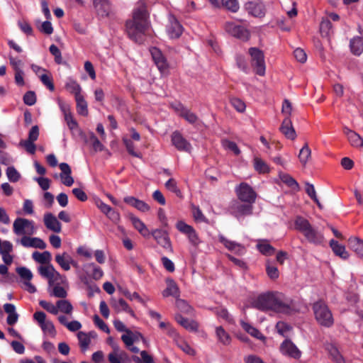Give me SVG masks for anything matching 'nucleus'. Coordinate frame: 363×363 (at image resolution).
I'll return each mask as SVG.
<instances>
[{"label":"nucleus","mask_w":363,"mask_h":363,"mask_svg":"<svg viewBox=\"0 0 363 363\" xmlns=\"http://www.w3.org/2000/svg\"><path fill=\"white\" fill-rule=\"evenodd\" d=\"M253 308L263 311H273L289 315L294 311L293 300L279 292L268 291L259 294L252 302Z\"/></svg>","instance_id":"nucleus-1"},{"label":"nucleus","mask_w":363,"mask_h":363,"mask_svg":"<svg viewBox=\"0 0 363 363\" xmlns=\"http://www.w3.org/2000/svg\"><path fill=\"white\" fill-rule=\"evenodd\" d=\"M149 27L148 15L144 5H140L134 9L133 18L126 21V33L130 39L138 43H142Z\"/></svg>","instance_id":"nucleus-2"},{"label":"nucleus","mask_w":363,"mask_h":363,"mask_svg":"<svg viewBox=\"0 0 363 363\" xmlns=\"http://www.w3.org/2000/svg\"><path fill=\"white\" fill-rule=\"evenodd\" d=\"M294 225L296 230L301 232L308 242L315 245L323 244V234L313 227L307 219L301 216H297Z\"/></svg>","instance_id":"nucleus-3"},{"label":"nucleus","mask_w":363,"mask_h":363,"mask_svg":"<svg viewBox=\"0 0 363 363\" xmlns=\"http://www.w3.org/2000/svg\"><path fill=\"white\" fill-rule=\"evenodd\" d=\"M313 310L317 322L325 327L329 328L333 324V317L327 304L323 301L313 303Z\"/></svg>","instance_id":"nucleus-4"},{"label":"nucleus","mask_w":363,"mask_h":363,"mask_svg":"<svg viewBox=\"0 0 363 363\" xmlns=\"http://www.w3.org/2000/svg\"><path fill=\"white\" fill-rule=\"evenodd\" d=\"M238 199L243 203H252L256 201L257 194L247 183L242 182L235 188Z\"/></svg>","instance_id":"nucleus-5"},{"label":"nucleus","mask_w":363,"mask_h":363,"mask_svg":"<svg viewBox=\"0 0 363 363\" xmlns=\"http://www.w3.org/2000/svg\"><path fill=\"white\" fill-rule=\"evenodd\" d=\"M13 230L16 235H33L35 233L34 222L23 218H17L13 224Z\"/></svg>","instance_id":"nucleus-6"},{"label":"nucleus","mask_w":363,"mask_h":363,"mask_svg":"<svg viewBox=\"0 0 363 363\" xmlns=\"http://www.w3.org/2000/svg\"><path fill=\"white\" fill-rule=\"evenodd\" d=\"M225 29L228 33L242 41L248 40L250 36V33L247 28L233 22L226 23Z\"/></svg>","instance_id":"nucleus-7"},{"label":"nucleus","mask_w":363,"mask_h":363,"mask_svg":"<svg viewBox=\"0 0 363 363\" xmlns=\"http://www.w3.org/2000/svg\"><path fill=\"white\" fill-rule=\"evenodd\" d=\"M252 204V203H242L240 202L235 201L231 206V213L238 219L243 216H250L253 211Z\"/></svg>","instance_id":"nucleus-8"},{"label":"nucleus","mask_w":363,"mask_h":363,"mask_svg":"<svg viewBox=\"0 0 363 363\" xmlns=\"http://www.w3.org/2000/svg\"><path fill=\"white\" fill-rule=\"evenodd\" d=\"M245 7L247 11L254 17L263 18L266 14V6L260 0L247 2Z\"/></svg>","instance_id":"nucleus-9"},{"label":"nucleus","mask_w":363,"mask_h":363,"mask_svg":"<svg viewBox=\"0 0 363 363\" xmlns=\"http://www.w3.org/2000/svg\"><path fill=\"white\" fill-rule=\"evenodd\" d=\"M151 235L157 241L158 245L169 252L173 251L170 238L166 230L155 229L152 231Z\"/></svg>","instance_id":"nucleus-10"},{"label":"nucleus","mask_w":363,"mask_h":363,"mask_svg":"<svg viewBox=\"0 0 363 363\" xmlns=\"http://www.w3.org/2000/svg\"><path fill=\"white\" fill-rule=\"evenodd\" d=\"M172 145L179 150L189 152L191 150V144L178 132L174 131L172 134Z\"/></svg>","instance_id":"nucleus-11"},{"label":"nucleus","mask_w":363,"mask_h":363,"mask_svg":"<svg viewBox=\"0 0 363 363\" xmlns=\"http://www.w3.org/2000/svg\"><path fill=\"white\" fill-rule=\"evenodd\" d=\"M183 28L179 22L174 16H169V23L167 25V33L171 38H178L182 33Z\"/></svg>","instance_id":"nucleus-12"},{"label":"nucleus","mask_w":363,"mask_h":363,"mask_svg":"<svg viewBox=\"0 0 363 363\" xmlns=\"http://www.w3.org/2000/svg\"><path fill=\"white\" fill-rule=\"evenodd\" d=\"M281 352L294 359H298L301 357V352L297 347L289 340H284L280 347Z\"/></svg>","instance_id":"nucleus-13"},{"label":"nucleus","mask_w":363,"mask_h":363,"mask_svg":"<svg viewBox=\"0 0 363 363\" xmlns=\"http://www.w3.org/2000/svg\"><path fill=\"white\" fill-rule=\"evenodd\" d=\"M249 54L253 66L257 68H265L264 56L262 50L257 48H250Z\"/></svg>","instance_id":"nucleus-14"},{"label":"nucleus","mask_w":363,"mask_h":363,"mask_svg":"<svg viewBox=\"0 0 363 363\" xmlns=\"http://www.w3.org/2000/svg\"><path fill=\"white\" fill-rule=\"evenodd\" d=\"M38 272L42 277L49 279L50 285L52 284L54 280H57L60 277V273L50 264L48 266L39 267Z\"/></svg>","instance_id":"nucleus-15"},{"label":"nucleus","mask_w":363,"mask_h":363,"mask_svg":"<svg viewBox=\"0 0 363 363\" xmlns=\"http://www.w3.org/2000/svg\"><path fill=\"white\" fill-rule=\"evenodd\" d=\"M61 170L60 178L64 185L71 186L74 184V178L72 177V169L67 163L62 162L59 164Z\"/></svg>","instance_id":"nucleus-16"},{"label":"nucleus","mask_w":363,"mask_h":363,"mask_svg":"<svg viewBox=\"0 0 363 363\" xmlns=\"http://www.w3.org/2000/svg\"><path fill=\"white\" fill-rule=\"evenodd\" d=\"M44 224L46 228L55 233H60L62 225L57 218L52 213H47L43 218Z\"/></svg>","instance_id":"nucleus-17"},{"label":"nucleus","mask_w":363,"mask_h":363,"mask_svg":"<svg viewBox=\"0 0 363 363\" xmlns=\"http://www.w3.org/2000/svg\"><path fill=\"white\" fill-rule=\"evenodd\" d=\"M167 287L162 291L163 297L173 296L176 299H177L180 296V290L175 282V281L171 278H167L166 279Z\"/></svg>","instance_id":"nucleus-18"},{"label":"nucleus","mask_w":363,"mask_h":363,"mask_svg":"<svg viewBox=\"0 0 363 363\" xmlns=\"http://www.w3.org/2000/svg\"><path fill=\"white\" fill-rule=\"evenodd\" d=\"M174 318L175 320L186 330L190 332H196L198 330L199 324L196 321L186 318L180 313H177Z\"/></svg>","instance_id":"nucleus-19"},{"label":"nucleus","mask_w":363,"mask_h":363,"mask_svg":"<svg viewBox=\"0 0 363 363\" xmlns=\"http://www.w3.org/2000/svg\"><path fill=\"white\" fill-rule=\"evenodd\" d=\"M219 241L229 250L235 252L238 255H242L245 252V249L242 245L234 241L229 240L223 235L219 236Z\"/></svg>","instance_id":"nucleus-20"},{"label":"nucleus","mask_w":363,"mask_h":363,"mask_svg":"<svg viewBox=\"0 0 363 363\" xmlns=\"http://www.w3.org/2000/svg\"><path fill=\"white\" fill-rule=\"evenodd\" d=\"M111 306L118 313L121 311H125L129 313L131 316H135L134 311L129 307L127 302L123 298H119L118 300L116 298H111Z\"/></svg>","instance_id":"nucleus-21"},{"label":"nucleus","mask_w":363,"mask_h":363,"mask_svg":"<svg viewBox=\"0 0 363 363\" xmlns=\"http://www.w3.org/2000/svg\"><path fill=\"white\" fill-rule=\"evenodd\" d=\"M93 5L100 16H107L111 11V4L108 0H93Z\"/></svg>","instance_id":"nucleus-22"},{"label":"nucleus","mask_w":363,"mask_h":363,"mask_svg":"<svg viewBox=\"0 0 363 363\" xmlns=\"http://www.w3.org/2000/svg\"><path fill=\"white\" fill-rule=\"evenodd\" d=\"M280 131L288 139L294 140L296 134L294 128H293L291 121L289 117H286L280 127Z\"/></svg>","instance_id":"nucleus-23"},{"label":"nucleus","mask_w":363,"mask_h":363,"mask_svg":"<svg viewBox=\"0 0 363 363\" xmlns=\"http://www.w3.org/2000/svg\"><path fill=\"white\" fill-rule=\"evenodd\" d=\"M123 201L125 203L135 208L140 211L147 212L150 210V206L147 203L134 196H126L124 198Z\"/></svg>","instance_id":"nucleus-24"},{"label":"nucleus","mask_w":363,"mask_h":363,"mask_svg":"<svg viewBox=\"0 0 363 363\" xmlns=\"http://www.w3.org/2000/svg\"><path fill=\"white\" fill-rule=\"evenodd\" d=\"M150 52L157 68H167L169 66L165 57L158 48H152Z\"/></svg>","instance_id":"nucleus-25"},{"label":"nucleus","mask_w":363,"mask_h":363,"mask_svg":"<svg viewBox=\"0 0 363 363\" xmlns=\"http://www.w3.org/2000/svg\"><path fill=\"white\" fill-rule=\"evenodd\" d=\"M344 133L347 135L350 144L354 147H362L363 139L359 134L347 128H344Z\"/></svg>","instance_id":"nucleus-26"},{"label":"nucleus","mask_w":363,"mask_h":363,"mask_svg":"<svg viewBox=\"0 0 363 363\" xmlns=\"http://www.w3.org/2000/svg\"><path fill=\"white\" fill-rule=\"evenodd\" d=\"M350 48L354 55H360L363 52V38L355 36L350 40Z\"/></svg>","instance_id":"nucleus-27"},{"label":"nucleus","mask_w":363,"mask_h":363,"mask_svg":"<svg viewBox=\"0 0 363 363\" xmlns=\"http://www.w3.org/2000/svg\"><path fill=\"white\" fill-rule=\"evenodd\" d=\"M348 245L359 257H363V240L358 238H350Z\"/></svg>","instance_id":"nucleus-28"},{"label":"nucleus","mask_w":363,"mask_h":363,"mask_svg":"<svg viewBox=\"0 0 363 363\" xmlns=\"http://www.w3.org/2000/svg\"><path fill=\"white\" fill-rule=\"evenodd\" d=\"M56 262L65 271L70 269V263H73L72 258L67 252L62 255L57 254L55 256Z\"/></svg>","instance_id":"nucleus-29"},{"label":"nucleus","mask_w":363,"mask_h":363,"mask_svg":"<svg viewBox=\"0 0 363 363\" xmlns=\"http://www.w3.org/2000/svg\"><path fill=\"white\" fill-rule=\"evenodd\" d=\"M130 220L132 222L134 228L138 230V232L143 236V237H148L150 235L149 230L147 229L145 224L140 220L138 218L131 216H130Z\"/></svg>","instance_id":"nucleus-30"},{"label":"nucleus","mask_w":363,"mask_h":363,"mask_svg":"<svg viewBox=\"0 0 363 363\" xmlns=\"http://www.w3.org/2000/svg\"><path fill=\"white\" fill-rule=\"evenodd\" d=\"M330 246L336 255L345 259L349 257V254L346 251L345 246L340 245L337 241L331 240L330 241Z\"/></svg>","instance_id":"nucleus-31"},{"label":"nucleus","mask_w":363,"mask_h":363,"mask_svg":"<svg viewBox=\"0 0 363 363\" xmlns=\"http://www.w3.org/2000/svg\"><path fill=\"white\" fill-rule=\"evenodd\" d=\"M325 349L334 362L336 363H345L343 357L341 355L339 350L334 345L328 344L325 346Z\"/></svg>","instance_id":"nucleus-32"},{"label":"nucleus","mask_w":363,"mask_h":363,"mask_svg":"<svg viewBox=\"0 0 363 363\" xmlns=\"http://www.w3.org/2000/svg\"><path fill=\"white\" fill-rule=\"evenodd\" d=\"M32 257L35 262L44 264H49L52 257L48 251H44L43 252L35 251L32 254Z\"/></svg>","instance_id":"nucleus-33"},{"label":"nucleus","mask_w":363,"mask_h":363,"mask_svg":"<svg viewBox=\"0 0 363 363\" xmlns=\"http://www.w3.org/2000/svg\"><path fill=\"white\" fill-rule=\"evenodd\" d=\"M77 338L79 340V347L83 352H86L91 343V338L89 334L82 331L77 333Z\"/></svg>","instance_id":"nucleus-34"},{"label":"nucleus","mask_w":363,"mask_h":363,"mask_svg":"<svg viewBox=\"0 0 363 363\" xmlns=\"http://www.w3.org/2000/svg\"><path fill=\"white\" fill-rule=\"evenodd\" d=\"M258 250L264 255L270 256L275 252V248L268 243L267 240L259 242L257 245Z\"/></svg>","instance_id":"nucleus-35"},{"label":"nucleus","mask_w":363,"mask_h":363,"mask_svg":"<svg viewBox=\"0 0 363 363\" xmlns=\"http://www.w3.org/2000/svg\"><path fill=\"white\" fill-rule=\"evenodd\" d=\"M77 113L83 116L88 115L87 103L82 95L75 98Z\"/></svg>","instance_id":"nucleus-36"},{"label":"nucleus","mask_w":363,"mask_h":363,"mask_svg":"<svg viewBox=\"0 0 363 363\" xmlns=\"http://www.w3.org/2000/svg\"><path fill=\"white\" fill-rule=\"evenodd\" d=\"M65 89L71 94H74L75 98L82 95V88L80 85L74 80L69 79L67 82H66Z\"/></svg>","instance_id":"nucleus-37"},{"label":"nucleus","mask_w":363,"mask_h":363,"mask_svg":"<svg viewBox=\"0 0 363 363\" xmlns=\"http://www.w3.org/2000/svg\"><path fill=\"white\" fill-rule=\"evenodd\" d=\"M216 336L218 340L223 345H229L230 342V337L229 334L223 329V327L219 326L216 329Z\"/></svg>","instance_id":"nucleus-38"},{"label":"nucleus","mask_w":363,"mask_h":363,"mask_svg":"<svg viewBox=\"0 0 363 363\" xmlns=\"http://www.w3.org/2000/svg\"><path fill=\"white\" fill-rule=\"evenodd\" d=\"M56 305L57 308H58V312L60 311L66 314H70L72 312L73 307L70 302L67 300H59L57 301Z\"/></svg>","instance_id":"nucleus-39"},{"label":"nucleus","mask_w":363,"mask_h":363,"mask_svg":"<svg viewBox=\"0 0 363 363\" xmlns=\"http://www.w3.org/2000/svg\"><path fill=\"white\" fill-rule=\"evenodd\" d=\"M280 179L283 183L286 184L289 187L292 189H298L299 188L297 182L289 174L285 173H281L279 174Z\"/></svg>","instance_id":"nucleus-40"},{"label":"nucleus","mask_w":363,"mask_h":363,"mask_svg":"<svg viewBox=\"0 0 363 363\" xmlns=\"http://www.w3.org/2000/svg\"><path fill=\"white\" fill-rule=\"evenodd\" d=\"M311 150L310 147H308V143H306L304 144V145L302 147V148L300 150V152L298 154V159L303 165H306V164L308 162V158L311 157Z\"/></svg>","instance_id":"nucleus-41"},{"label":"nucleus","mask_w":363,"mask_h":363,"mask_svg":"<svg viewBox=\"0 0 363 363\" xmlns=\"http://www.w3.org/2000/svg\"><path fill=\"white\" fill-rule=\"evenodd\" d=\"M176 306L182 313L187 315L192 314L194 311L193 308L186 301L179 298L176 299Z\"/></svg>","instance_id":"nucleus-42"},{"label":"nucleus","mask_w":363,"mask_h":363,"mask_svg":"<svg viewBox=\"0 0 363 363\" xmlns=\"http://www.w3.org/2000/svg\"><path fill=\"white\" fill-rule=\"evenodd\" d=\"M306 192L308 195V196L318 205V208L322 209L323 205L320 203L316 196V192L314 186L311 184L306 183Z\"/></svg>","instance_id":"nucleus-43"},{"label":"nucleus","mask_w":363,"mask_h":363,"mask_svg":"<svg viewBox=\"0 0 363 363\" xmlns=\"http://www.w3.org/2000/svg\"><path fill=\"white\" fill-rule=\"evenodd\" d=\"M242 326L243 329L247 333L251 335L252 336H253L259 340H262V339L264 338V337L263 336V335L260 333V331L259 330H257L255 327L252 326L249 323L243 322L242 323Z\"/></svg>","instance_id":"nucleus-44"},{"label":"nucleus","mask_w":363,"mask_h":363,"mask_svg":"<svg viewBox=\"0 0 363 363\" xmlns=\"http://www.w3.org/2000/svg\"><path fill=\"white\" fill-rule=\"evenodd\" d=\"M221 6L233 13L237 12L240 8L238 0H222Z\"/></svg>","instance_id":"nucleus-45"},{"label":"nucleus","mask_w":363,"mask_h":363,"mask_svg":"<svg viewBox=\"0 0 363 363\" xmlns=\"http://www.w3.org/2000/svg\"><path fill=\"white\" fill-rule=\"evenodd\" d=\"M254 167L259 173H267L269 172L268 165L260 158L255 157L254 159Z\"/></svg>","instance_id":"nucleus-46"},{"label":"nucleus","mask_w":363,"mask_h":363,"mask_svg":"<svg viewBox=\"0 0 363 363\" xmlns=\"http://www.w3.org/2000/svg\"><path fill=\"white\" fill-rule=\"evenodd\" d=\"M332 30V23L328 18H323L320 24V31L322 35L328 36Z\"/></svg>","instance_id":"nucleus-47"},{"label":"nucleus","mask_w":363,"mask_h":363,"mask_svg":"<svg viewBox=\"0 0 363 363\" xmlns=\"http://www.w3.org/2000/svg\"><path fill=\"white\" fill-rule=\"evenodd\" d=\"M165 187L174 193L178 197L182 198V194L180 189L178 188L177 185V182L174 179H169L166 183H165Z\"/></svg>","instance_id":"nucleus-48"},{"label":"nucleus","mask_w":363,"mask_h":363,"mask_svg":"<svg viewBox=\"0 0 363 363\" xmlns=\"http://www.w3.org/2000/svg\"><path fill=\"white\" fill-rule=\"evenodd\" d=\"M65 114V120L70 130H74L77 128L78 124L77 121L73 118L72 113L67 111L65 108L62 109Z\"/></svg>","instance_id":"nucleus-49"},{"label":"nucleus","mask_w":363,"mask_h":363,"mask_svg":"<svg viewBox=\"0 0 363 363\" xmlns=\"http://www.w3.org/2000/svg\"><path fill=\"white\" fill-rule=\"evenodd\" d=\"M137 335H138L134 334L130 330H126L125 334H123L121 336V340L125 343L126 347L130 348V347L132 346L135 342V336Z\"/></svg>","instance_id":"nucleus-50"},{"label":"nucleus","mask_w":363,"mask_h":363,"mask_svg":"<svg viewBox=\"0 0 363 363\" xmlns=\"http://www.w3.org/2000/svg\"><path fill=\"white\" fill-rule=\"evenodd\" d=\"M16 272L21 279L26 281H30L33 278V274L30 269L25 267H19L16 268Z\"/></svg>","instance_id":"nucleus-51"},{"label":"nucleus","mask_w":363,"mask_h":363,"mask_svg":"<svg viewBox=\"0 0 363 363\" xmlns=\"http://www.w3.org/2000/svg\"><path fill=\"white\" fill-rule=\"evenodd\" d=\"M87 267L91 268L92 274L91 277L95 280L100 279L104 276V272L102 269L95 264L94 263H89L87 264Z\"/></svg>","instance_id":"nucleus-52"},{"label":"nucleus","mask_w":363,"mask_h":363,"mask_svg":"<svg viewBox=\"0 0 363 363\" xmlns=\"http://www.w3.org/2000/svg\"><path fill=\"white\" fill-rule=\"evenodd\" d=\"M39 305L48 312L57 315L58 313V308H57V305L55 306L50 302H48L45 300H41L39 301Z\"/></svg>","instance_id":"nucleus-53"},{"label":"nucleus","mask_w":363,"mask_h":363,"mask_svg":"<svg viewBox=\"0 0 363 363\" xmlns=\"http://www.w3.org/2000/svg\"><path fill=\"white\" fill-rule=\"evenodd\" d=\"M89 141L92 145L93 149L97 151H102L104 150V145L100 142V140L97 138V137L94 135V133H90L89 134Z\"/></svg>","instance_id":"nucleus-54"},{"label":"nucleus","mask_w":363,"mask_h":363,"mask_svg":"<svg viewBox=\"0 0 363 363\" xmlns=\"http://www.w3.org/2000/svg\"><path fill=\"white\" fill-rule=\"evenodd\" d=\"M6 176L11 182H16L19 180L21 175L13 167H9L6 169Z\"/></svg>","instance_id":"nucleus-55"},{"label":"nucleus","mask_w":363,"mask_h":363,"mask_svg":"<svg viewBox=\"0 0 363 363\" xmlns=\"http://www.w3.org/2000/svg\"><path fill=\"white\" fill-rule=\"evenodd\" d=\"M40 78L42 83L45 86H46L50 91H54L55 86H54V83H53L52 78L51 75H50L48 74H43L40 77Z\"/></svg>","instance_id":"nucleus-56"},{"label":"nucleus","mask_w":363,"mask_h":363,"mask_svg":"<svg viewBox=\"0 0 363 363\" xmlns=\"http://www.w3.org/2000/svg\"><path fill=\"white\" fill-rule=\"evenodd\" d=\"M123 142L125 145L128 152L133 157H139L140 154L135 151V146L133 141L130 139L123 138Z\"/></svg>","instance_id":"nucleus-57"},{"label":"nucleus","mask_w":363,"mask_h":363,"mask_svg":"<svg viewBox=\"0 0 363 363\" xmlns=\"http://www.w3.org/2000/svg\"><path fill=\"white\" fill-rule=\"evenodd\" d=\"M23 102L28 106H33L36 103V95L34 91H28L23 96Z\"/></svg>","instance_id":"nucleus-58"},{"label":"nucleus","mask_w":363,"mask_h":363,"mask_svg":"<svg viewBox=\"0 0 363 363\" xmlns=\"http://www.w3.org/2000/svg\"><path fill=\"white\" fill-rule=\"evenodd\" d=\"M19 144L21 146L23 147L28 153L31 155L35 154L36 145L34 142L26 140H21Z\"/></svg>","instance_id":"nucleus-59"},{"label":"nucleus","mask_w":363,"mask_h":363,"mask_svg":"<svg viewBox=\"0 0 363 363\" xmlns=\"http://www.w3.org/2000/svg\"><path fill=\"white\" fill-rule=\"evenodd\" d=\"M50 295L54 296L55 297L65 298L67 297V293L64 287L60 285H56L54 286Z\"/></svg>","instance_id":"nucleus-60"},{"label":"nucleus","mask_w":363,"mask_h":363,"mask_svg":"<svg viewBox=\"0 0 363 363\" xmlns=\"http://www.w3.org/2000/svg\"><path fill=\"white\" fill-rule=\"evenodd\" d=\"M40 328L44 333L50 335H55L56 333L55 326L50 320H46L40 325Z\"/></svg>","instance_id":"nucleus-61"},{"label":"nucleus","mask_w":363,"mask_h":363,"mask_svg":"<svg viewBox=\"0 0 363 363\" xmlns=\"http://www.w3.org/2000/svg\"><path fill=\"white\" fill-rule=\"evenodd\" d=\"M176 227L179 232H181L186 235L190 233L191 230H192L194 229V228L192 226L186 224V223H184L182 220L178 221L177 223Z\"/></svg>","instance_id":"nucleus-62"},{"label":"nucleus","mask_w":363,"mask_h":363,"mask_svg":"<svg viewBox=\"0 0 363 363\" xmlns=\"http://www.w3.org/2000/svg\"><path fill=\"white\" fill-rule=\"evenodd\" d=\"M94 324L104 332L106 333H110V330L108 325L104 323V321L102 319L100 318V317L98 315H94Z\"/></svg>","instance_id":"nucleus-63"},{"label":"nucleus","mask_w":363,"mask_h":363,"mask_svg":"<svg viewBox=\"0 0 363 363\" xmlns=\"http://www.w3.org/2000/svg\"><path fill=\"white\" fill-rule=\"evenodd\" d=\"M39 30L46 35H51L53 33V27L49 21H44L39 27Z\"/></svg>","instance_id":"nucleus-64"}]
</instances>
